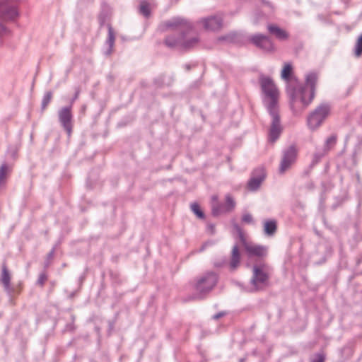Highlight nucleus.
Segmentation results:
<instances>
[{"mask_svg": "<svg viewBox=\"0 0 362 362\" xmlns=\"http://www.w3.org/2000/svg\"><path fill=\"white\" fill-rule=\"evenodd\" d=\"M317 81V76L314 73L306 76L305 86L294 88L291 95V107L296 113L301 112L313 101L315 97V86Z\"/></svg>", "mask_w": 362, "mask_h": 362, "instance_id": "obj_1", "label": "nucleus"}, {"mask_svg": "<svg viewBox=\"0 0 362 362\" xmlns=\"http://www.w3.org/2000/svg\"><path fill=\"white\" fill-rule=\"evenodd\" d=\"M260 84L268 110H278L279 93L273 81L269 77L262 76L260 78Z\"/></svg>", "mask_w": 362, "mask_h": 362, "instance_id": "obj_2", "label": "nucleus"}, {"mask_svg": "<svg viewBox=\"0 0 362 362\" xmlns=\"http://www.w3.org/2000/svg\"><path fill=\"white\" fill-rule=\"evenodd\" d=\"M331 107L328 104L317 106L307 117V125L313 131L318 129L324 121L329 116Z\"/></svg>", "mask_w": 362, "mask_h": 362, "instance_id": "obj_3", "label": "nucleus"}, {"mask_svg": "<svg viewBox=\"0 0 362 362\" xmlns=\"http://www.w3.org/2000/svg\"><path fill=\"white\" fill-rule=\"evenodd\" d=\"M235 202L234 198L228 194L225 197V203L223 204H218V197L214 195L211 197V207L214 215H218L221 213H227L232 211L235 207Z\"/></svg>", "mask_w": 362, "mask_h": 362, "instance_id": "obj_4", "label": "nucleus"}, {"mask_svg": "<svg viewBox=\"0 0 362 362\" xmlns=\"http://www.w3.org/2000/svg\"><path fill=\"white\" fill-rule=\"evenodd\" d=\"M217 283V276L213 272L206 273L199 277L195 282L194 286L202 292L210 291Z\"/></svg>", "mask_w": 362, "mask_h": 362, "instance_id": "obj_5", "label": "nucleus"}, {"mask_svg": "<svg viewBox=\"0 0 362 362\" xmlns=\"http://www.w3.org/2000/svg\"><path fill=\"white\" fill-rule=\"evenodd\" d=\"M298 155V148L296 146H290L284 153L282 160L280 163L279 170L284 173L296 161Z\"/></svg>", "mask_w": 362, "mask_h": 362, "instance_id": "obj_6", "label": "nucleus"}, {"mask_svg": "<svg viewBox=\"0 0 362 362\" xmlns=\"http://www.w3.org/2000/svg\"><path fill=\"white\" fill-rule=\"evenodd\" d=\"M269 279L268 266L263 263L253 267L252 283L254 285L264 284Z\"/></svg>", "mask_w": 362, "mask_h": 362, "instance_id": "obj_7", "label": "nucleus"}, {"mask_svg": "<svg viewBox=\"0 0 362 362\" xmlns=\"http://www.w3.org/2000/svg\"><path fill=\"white\" fill-rule=\"evenodd\" d=\"M11 274L9 272L6 263L2 264V272L0 281L5 291L8 293H20L21 291L20 286L15 287L11 283Z\"/></svg>", "mask_w": 362, "mask_h": 362, "instance_id": "obj_8", "label": "nucleus"}, {"mask_svg": "<svg viewBox=\"0 0 362 362\" xmlns=\"http://www.w3.org/2000/svg\"><path fill=\"white\" fill-rule=\"evenodd\" d=\"M243 247L249 256L264 257L267 255V247L264 245L255 244L252 242H243Z\"/></svg>", "mask_w": 362, "mask_h": 362, "instance_id": "obj_9", "label": "nucleus"}, {"mask_svg": "<svg viewBox=\"0 0 362 362\" xmlns=\"http://www.w3.org/2000/svg\"><path fill=\"white\" fill-rule=\"evenodd\" d=\"M266 177V171L264 168L255 169L252 177L247 182V188L251 191L257 190Z\"/></svg>", "mask_w": 362, "mask_h": 362, "instance_id": "obj_10", "label": "nucleus"}, {"mask_svg": "<svg viewBox=\"0 0 362 362\" xmlns=\"http://www.w3.org/2000/svg\"><path fill=\"white\" fill-rule=\"evenodd\" d=\"M272 117V123L269 133V140L274 143L279 137L281 132L278 110L269 111Z\"/></svg>", "mask_w": 362, "mask_h": 362, "instance_id": "obj_11", "label": "nucleus"}, {"mask_svg": "<svg viewBox=\"0 0 362 362\" xmlns=\"http://www.w3.org/2000/svg\"><path fill=\"white\" fill-rule=\"evenodd\" d=\"M71 117L70 108L64 107L59 112L60 122L69 135L71 134L72 130Z\"/></svg>", "mask_w": 362, "mask_h": 362, "instance_id": "obj_12", "label": "nucleus"}, {"mask_svg": "<svg viewBox=\"0 0 362 362\" xmlns=\"http://www.w3.org/2000/svg\"><path fill=\"white\" fill-rule=\"evenodd\" d=\"M251 41L257 47L266 50L274 49V45L272 40L267 36L263 35H257L251 38Z\"/></svg>", "mask_w": 362, "mask_h": 362, "instance_id": "obj_13", "label": "nucleus"}, {"mask_svg": "<svg viewBox=\"0 0 362 362\" xmlns=\"http://www.w3.org/2000/svg\"><path fill=\"white\" fill-rule=\"evenodd\" d=\"M201 23L206 30H216L222 27V18L221 17L213 16L202 20Z\"/></svg>", "mask_w": 362, "mask_h": 362, "instance_id": "obj_14", "label": "nucleus"}, {"mask_svg": "<svg viewBox=\"0 0 362 362\" xmlns=\"http://www.w3.org/2000/svg\"><path fill=\"white\" fill-rule=\"evenodd\" d=\"M0 13L4 20H13L18 16V11L13 4H4L0 7Z\"/></svg>", "mask_w": 362, "mask_h": 362, "instance_id": "obj_15", "label": "nucleus"}, {"mask_svg": "<svg viewBox=\"0 0 362 362\" xmlns=\"http://www.w3.org/2000/svg\"><path fill=\"white\" fill-rule=\"evenodd\" d=\"M267 29L270 34L274 35L280 40H287L289 37L288 33L285 30L281 28L276 25L269 24L267 26Z\"/></svg>", "mask_w": 362, "mask_h": 362, "instance_id": "obj_16", "label": "nucleus"}, {"mask_svg": "<svg viewBox=\"0 0 362 362\" xmlns=\"http://www.w3.org/2000/svg\"><path fill=\"white\" fill-rule=\"evenodd\" d=\"M263 228L265 235H274L277 230V222L275 220H266L263 223Z\"/></svg>", "mask_w": 362, "mask_h": 362, "instance_id": "obj_17", "label": "nucleus"}, {"mask_svg": "<svg viewBox=\"0 0 362 362\" xmlns=\"http://www.w3.org/2000/svg\"><path fill=\"white\" fill-rule=\"evenodd\" d=\"M240 254L238 247L235 246L232 250V257L230 261V267L232 269H235L238 267L240 263Z\"/></svg>", "mask_w": 362, "mask_h": 362, "instance_id": "obj_18", "label": "nucleus"}, {"mask_svg": "<svg viewBox=\"0 0 362 362\" xmlns=\"http://www.w3.org/2000/svg\"><path fill=\"white\" fill-rule=\"evenodd\" d=\"M292 71H293V67H292L291 64L289 63L285 64L284 66V68L281 71V78L285 80H288L292 74Z\"/></svg>", "mask_w": 362, "mask_h": 362, "instance_id": "obj_19", "label": "nucleus"}, {"mask_svg": "<svg viewBox=\"0 0 362 362\" xmlns=\"http://www.w3.org/2000/svg\"><path fill=\"white\" fill-rule=\"evenodd\" d=\"M354 53L357 57H359L362 54V35L358 38L356 41Z\"/></svg>", "mask_w": 362, "mask_h": 362, "instance_id": "obj_20", "label": "nucleus"}, {"mask_svg": "<svg viewBox=\"0 0 362 362\" xmlns=\"http://www.w3.org/2000/svg\"><path fill=\"white\" fill-rule=\"evenodd\" d=\"M140 11L145 16L150 14V6L146 1H142L140 5Z\"/></svg>", "mask_w": 362, "mask_h": 362, "instance_id": "obj_21", "label": "nucleus"}, {"mask_svg": "<svg viewBox=\"0 0 362 362\" xmlns=\"http://www.w3.org/2000/svg\"><path fill=\"white\" fill-rule=\"evenodd\" d=\"M191 209L198 217L204 218V213L202 211L199 206L197 203L192 204Z\"/></svg>", "mask_w": 362, "mask_h": 362, "instance_id": "obj_22", "label": "nucleus"}, {"mask_svg": "<svg viewBox=\"0 0 362 362\" xmlns=\"http://www.w3.org/2000/svg\"><path fill=\"white\" fill-rule=\"evenodd\" d=\"M52 98V94L50 92H48L45 94L43 100H42V107L45 108L47 105L49 103Z\"/></svg>", "mask_w": 362, "mask_h": 362, "instance_id": "obj_23", "label": "nucleus"}, {"mask_svg": "<svg viewBox=\"0 0 362 362\" xmlns=\"http://www.w3.org/2000/svg\"><path fill=\"white\" fill-rule=\"evenodd\" d=\"M182 23V21L180 19H174L167 23L168 27H177Z\"/></svg>", "mask_w": 362, "mask_h": 362, "instance_id": "obj_24", "label": "nucleus"}, {"mask_svg": "<svg viewBox=\"0 0 362 362\" xmlns=\"http://www.w3.org/2000/svg\"><path fill=\"white\" fill-rule=\"evenodd\" d=\"M7 170L8 168L6 165H4L0 168V180H2L5 177Z\"/></svg>", "mask_w": 362, "mask_h": 362, "instance_id": "obj_25", "label": "nucleus"}, {"mask_svg": "<svg viewBox=\"0 0 362 362\" xmlns=\"http://www.w3.org/2000/svg\"><path fill=\"white\" fill-rule=\"evenodd\" d=\"M243 221L250 223L252 222V216L250 214H244L242 218Z\"/></svg>", "mask_w": 362, "mask_h": 362, "instance_id": "obj_26", "label": "nucleus"}, {"mask_svg": "<svg viewBox=\"0 0 362 362\" xmlns=\"http://www.w3.org/2000/svg\"><path fill=\"white\" fill-rule=\"evenodd\" d=\"M47 277L45 274H41L39 276L38 282L40 285H43V284L47 281Z\"/></svg>", "mask_w": 362, "mask_h": 362, "instance_id": "obj_27", "label": "nucleus"}, {"mask_svg": "<svg viewBox=\"0 0 362 362\" xmlns=\"http://www.w3.org/2000/svg\"><path fill=\"white\" fill-rule=\"evenodd\" d=\"M337 138L334 136H332L327 139V145L332 144L336 143Z\"/></svg>", "mask_w": 362, "mask_h": 362, "instance_id": "obj_28", "label": "nucleus"}, {"mask_svg": "<svg viewBox=\"0 0 362 362\" xmlns=\"http://www.w3.org/2000/svg\"><path fill=\"white\" fill-rule=\"evenodd\" d=\"M317 358L313 362H325V356L322 354H318Z\"/></svg>", "mask_w": 362, "mask_h": 362, "instance_id": "obj_29", "label": "nucleus"}, {"mask_svg": "<svg viewBox=\"0 0 362 362\" xmlns=\"http://www.w3.org/2000/svg\"><path fill=\"white\" fill-rule=\"evenodd\" d=\"M165 43H166V45H168V46H170V47L174 46L177 44L175 41L170 42L168 39H166Z\"/></svg>", "mask_w": 362, "mask_h": 362, "instance_id": "obj_30", "label": "nucleus"}, {"mask_svg": "<svg viewBox=\"0 0 362 362\" xmlns=\"http://www.w3.org/2000/svg\"><path fill=\"white\" fill-rule=\"evenodd\" d=\"M225 315H226V313H223V312L220 313L215 315L214 318L217 320V319L220 318L221 317L224 316Z\"/></svg>", "mask_w": 362, "mask_h": 362, "instance_id": "obj_31", "label": "nucleus"}, {"mask_svg": "<svg viewBox=\"0 0 362 362\" xmlns=\"http://www.w3.org/2000/svg\"><path fill=\"white\" fill-rule=\"evenodd\" d=\"M110 38H112L113 39V35H112V33L111 32V30L110 29Z\"/></svg>", "mask_w": 362, "mask_h": 362, "instance_id": "obj_32", "label": "nucleus"}, {"mask_svg": "<svg viewBox=\"0 0 362 362\" xmlns=\"http://www.w3.org/2000/svg\"><path fill=\"white\" fill-rule=\"evenodd\" d=\"M3 30H4V26L0 25V33H1Z\"/></svg>", "mask_w": 362, "mask_h": 362, "instance_id": "obj_33", "label": "nucleus"}, {"mask_svg": "<svg viewBox=\"0 0 362 362\" xmlns=\"http://www.w3.org/2000/svg\"><path fill=\"white\" fill-rule=\"evenodd\" d=\"M78 93L76 94V95H75V99H76V98H77V97H78Z\"/></svg>", "mask_w": 362, "mask_h": 362, "instance_id": "obj_34", "label": "nucleus"}]
</instances>
